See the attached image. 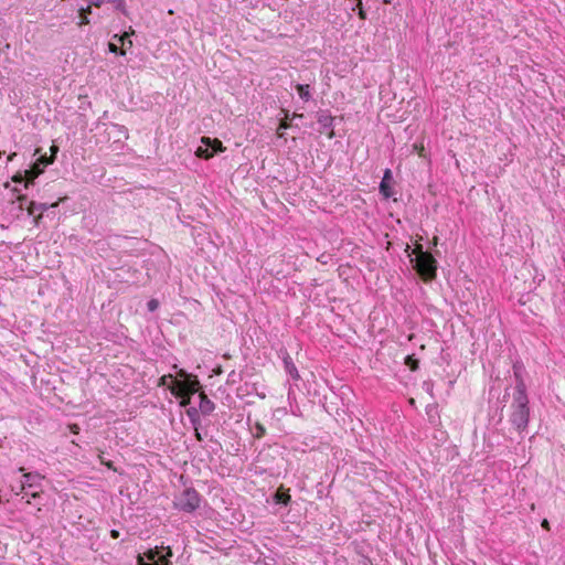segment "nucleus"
Instances as JSON below:
<instances>
[{"label": "nucleus", "mask_w": 565, "mask_h": 565, "mask_svg": "<svg viewBox=\"0 0 565 565\" xmlns=\"http://www.w3.org/2000/svg\"><path fill=\"white\" fill-rule=\"evenodd\" d=\"M134 33H135V31L130 28L129 32H125L121 35L115 34L114 39L118 40V42L121 43V49H125V46L131 47L132 46V41L129 38Z\"/></svg>", "instance_id": "nucleus-13"}, {"label": "nucleus", "mask_w": 565, "mask_h": 565, "mask_svg": "<svg viewBox=\"0 0 565 565\" xmlns=\"http://www.w3.org/2000/svg\"><path fill=\"white\" fill-rule=\"evenodd\" d=\"M415 269L423 280L429 281L436 278L437 262L434 256L422 249V245H416L414 248Z\"/></svg>", "instance_id": "nucleus-2"}, {"label": "nucleus", "mask_w": 565, "mask_h": 565, "mask_svg": "<svg viewBox=\"0 0 565 565\" xmlns=\"http://www.w3.org/2000/svg\"><path fill=\"white\" fill-rule=\"evenodd\" d=\"M199 397H200L199 408H200L201 413L204 415H210L215 408L214 403L206 396V394L204 392H200Z\"/></svg>", "instance_id": "nucleus-10"}, {"label": "nucleus", "mask_w": 565, "mask_h": 565, "mask_svg": "<svg viewBox=\"0 0 565 565\" xmlns=\"http://www.w3.org/2000/svg\"><path fill=\"white\" fill-rule=\"evenodd\" d=\"M108 49H109V51H110L111 53H116V54L118 53V54H120V55H122V56H124V55H126V49H119L115 43H111V42H110V43L108 44Z\"/></svg>", "instance_id": "nucleus-18"}, {"label": "nucleus", "mask_w": 565, "mask_h": 565, "mask_svg": "<svg viewBox=\"0 0 565 565\" xmlns=\"http://www.w3.org/2000/svg\"><path fill=\"white\" fill-rule=\"evenodd\" d=\"M356 9H358V15L361 20L366 19V12L364 11L362 7V0H356Z\"/></svg>", "instance_id": "nucleus-19"}, {"label": "nucleus", "mask_w": 565, "mask_h": 565, "mask_svg": "<svg viewBox=\"0 0 565 565\" xmlns=\"http://www.w3.org/2000/svg\"><path fill=\"white\" fill-rule=\"evenodd\" d=\"M89 13H92V4H90V6H88V7H86V8H82V9L79 10V15H84V14H85V15H87V14H89Z\"/></svg>", "instance_id": "nucleus-32"}, {"label": "nucleus", "mask_w": 565, "mask_h": 565, "mask_svg": "<svg viewBox=\"0 0 565 565\" xmlns=\"http://www.w3.org/2000/svg\"><path fill=\"white\" fill-rule=\"evenodd\" d=\"M437 243H438V237H437V236H434V238H433V245H434V246H436V245H437Z\"/></svg>", "instance_id": "nucleus-44"}, {"label": "nucleus", "mask_w": 565, "mask_h": 565, "mask_svg": "<svg viewBox=\"0 0 565 565\" xmlns=\"http://www.w3.org/2000/svg\"><path fill=\"white\" fill-rule=\"evenodd\" d=\"M413 149L418 153L419 157H426L425 147L423 143H414Z\"/></svg>", "instance_id": "nucleus-22"}, {"label": "nucleus", "mask_w": 565, "mask_h": 565, "mask_svg": "<svg viewBox=\"0 0 565 565\" xmlns=\"http://www.w3.org/2000/svg\"><path fill=\"white\" fill-rule=\"evenodd\" d=\"M81 20H79V23L78 25L82 26V25H86L89 23V19L87 18V15H79Z\"/></svg>", "instance_id": "nucleus-33"}, {"label": "nucleus", "mask_w": 565, "mask_h": 565, "mask_svg": "<svg viewBox=\"0 0 565 565\" xmlns=\"http://www.w3.org/2000/svg\"><path fill=\"white\" fill-rule=\"evenodd\" d=\"M275 500L278 503H282V504L287 505L290 502L291 497L288 492L277 491L275 494Z\"/></svg>", "instance_id": "nucleus-15"}, {"label": "nucleus", "mask_w": 565, "mask_h": 565, "mask_svg": "<svg viewBox=\"0 0 565 565\" xmlns=\"http://www.w3.org/2000/svg\"><path fill=\"white\" fill-rule=\"evenodd\" d=\"M162 550L166 551L164 554H161L159 548L158 547H154V548H150L148 550L146 553H145V556L150 561L149 564H153V563H158V564H171L169 558L172 556V551L171 548L168 546V547H161ZM146 564H148L147 562H145Z\"/></svg>", "instance_id": "nucleus-7"}, {"label": "nucleus", "mask_w": 565, "mask_h": 565, "mask_svg": "<svg viewBox=\"0 0 565 565\" xmlns=\"http://www.w3.org/2000/svg\"><path fill=\"white\" fill-rule=\"evenodd\" d=\"M2 156V152L0 151V157Z\"/></svg>", "instance_id": "nucleus-49"}, {"label": "nucleus", "mask_w": 565, "mask_h": 565, "mask_svg": "<svg viewBox=\"0 0 565 565\" xmlns=\"http://www.w3.org/2000/svg\"><path fill=\"white\" fill-rule=\"evenodd\" d=\"M110 536H111L113 539H118V537H119V531H117V530H111V531H110Z\"/></svg>", "instance_id": "nucleus-38"}, {"label": "nucleus", "mask_w": 565, "mask_h": 565, "mask_svg": "<svg viewBox=\"0 0 565 565\" xmlns=\"http://www.w3.org/2000/svg\"><path fill=\"white\" fill-rule=\"evenodd\" d=\"M213 372L217 375H220L222 373V369L221 366H217L216 369L213 370Z\"/></svg>", "instance_id": "nucleus-42"}, {"label": "nucleus", "mask_w": 565, "mask_h": 565, "mask_svg": "<svg viewBox=\"0 0 565 565\" xmlns=\"http://www.w3.org/2000/svg\"><path fill=\"white\" fill-rule=\"evenodd\" d=\"M57 151H58V148H57L56 146H54V145H53V146L51 147V152H52V154H51V157H50V158H52V159L54 160L55 154L57 153Z\"/></svg>", "instance_id": "nucleus-36"}, {"label": "nucleus", "mask_w": 565, "mask_h": 565, "mask_svg": "<svg viewBox=\"0 0 565 565\" xmlns=\"http://www.w3.org/2000/svg\"><path fill=\"white\" fill-rule=\"evenodd\" d=\"M106 0H93L92 6L99 8Z\"/></svg>", "instance_id": "nucleus-37"}, {"label": "nucleus", "mask_w": 565, "mask_h": 565, "mask_svg": "<svg viewBox=\"0 0 565 565\" xmlns=\"http://www.w3.org/2000/svg\"><path fill=\"white\" fill-rule=\"evenodd\" d=\"M174 505L185 512H192L200 505V495L192 489H185L174 501Z\"/></svg>", "instance_id": "nucleus-5"}, {"label": "nucleus", "mask_w": 565, "mask_h": 565, "mask_svg": "<svg viewBox=\"0 0 565 565\" xmlns=\"http://www.w3.org/2000/svg\"><path fill=\"white\" fill-rule=\"evenodd\" d=\"M57 205H58V202H55V203L51 204L50 206H51V207H55V206H57Z\"/></svg>", "instance_id": "nucleus-46"}, {"label": "nucleus", "mask_w": 565, "mask_h": 565, "mask_svg": "<svg viewBox=\"0 0 565 565\" xmlns=\"http://www.w3.org/2000/svg\"><path fill=\"white\" fill-rule=\"evenodd\" d=\"M266 435V428L263 424L256 423L254 426V436L256 438H263Z\"/></svg>", "instance_id": "nucleus-17"}, {"label": "nucleus", "mask_w": 565, "mask_h": 565, "mask_svg": "<svg viewBox=\"0 0 565 565\" xmlns=\"http://www.w3.org/2000/svg\"><path fill=\"white\" fill-rule=\"evenodd\" d=\"M70 429L75 435H77L79 433V426L77 424L70 425Z\"/></svg>", "instance_id": "nucleus-35"}, {"label": "nucleus", "mask_w": 565, "mask_h": 565, "mask_svg": "<svg viewBox=\"0 0 565 565\" xmlns=\"http://www.w3.org/2000/svg\"><path fill=\"white\" fill-rule=\"evenodd\" d=\"M43 172V168L39 167V163H33V166L25 170V183L24 188H28L33 183L34 179L38 178Z\"/></svg>", "instance_id": "nucleus-11"}, {"label": "nucleus", "mask_w": 565, "mask_h": 565, "mask_svg": "<svg viewBox=\"0 0 565 565\" xmlns=\"http://www.w3.org/2000/svg\"><path fill=\"white\" fill-rule=\"evenodd\" d=\"M11 180L14 183H21L23 181L25 182V173L22 174L21 172H17Z\"/></svg>", "instance_id": "nucleus-24"}, {"label": "nucleus", "mask_w": 565, "mask_h": 565, "mask_svg": "<svg viewBox=\"0 0 565 565\" xmlns=\"http://www.w3.org/2000/svg\"><path fill=\"white\" fill-rule=\"evenodd\" d=\"M303 115L302 114H298V113H294L291 116H290V119H294V118H302Z\"/></svg>", "instance_id": "nucleus-40"}, {"label": "nucleus", "mask_w": 565, "mask_h": 565, "mask_svg": "<svg viewBox=\"0 0 565 565\" xmlns=\"http://www.w3.org/2000/svg\"><path fill=\"white\" fill-rule=\"evenodd\" d=\"M137 563H138V565H171V564H168V563H166V564H158V563L146 564L145 559H143V557L141 555H138Z\"/></svg>", "instance_id": "nucleus-30"}, {"label": "nucleus", "mask_w": 565, "mask_h": 565, "mask_svg": "<svg viewBox=\"0 0 565 565\" xmlns=\"http://www.w3.org/2000/svg\"><path fill=\"white\" fill-rule=\"evenodd\" d=\"M195 436H196V438H198L199 440H201V439H202L201 434L198 431V429H195Z\"/></svg>", "instance_id": "nucleus-45"}, {"label": "nucleus", "mask_w": 565, "mask_h": 565, "mask_svg": "<svg viewBox=\"0 0 565 565\" xmlns=\"http://www.w3.org/2000/svg\"><path fill=\"white\" fill-rule=\"evenodd\" d=\"M409 403H411V405H414V404H415V399H414V398H411V399H409Z\"/></svg>", "instance_id": "nucleus-48"}, {"label": "nucleus", "mask_w": 565, "mask_h": 565, "mask_svg": "<svg viewBox=\"0 0 565 565\" xmlns=\"http://www.w3.org/2000/svg\"><path fill=\"white\" fill-rule=\"evenodd\" d=\"M192 395H193V394H186L184 397H179V398L181 399V401H180V405H181L182 407L188 406V405L191 403V396H192Z\"/></svg>", "instance_id": "nucleus-26"}, {"label": "nucleus", "mask_w": 565, "mask_h": 565, "mask_svg": "<svg viewBox=\"0 0 565 565\" xmlns=\"http://www.w3.org/2000/svg\"><path fill=\"white\" fill-rule=\"evenodd\" d=\"M334 117L327 111H320L318 114V124L320 125V132L324 134L329 139H333L335 136L333 128Z\"/></svg>", "instance_id": "nucleus-6"}, {"label": "nucleus", "mask_w": 565, "mask_h": 565, "mask_svg": "<svg viewBox=\"0 0 565 565\" xmlns=\"http://www.w3.org/2000/svg\"><path fill=\"white\" fill-rule=\"evenodd\" d=\"M99 461L102 465L106 466L108 469H110L113 471H117V468L114 466L113 461L105 460L103 456H99Z\"/></svg>", "instance_id": "nucleus-23"}, {"label": "nucleus", "mask_w": 565, "mask_h": 565, "mask_svg": "<svg viewBox=\"0 0 565 565\" xmlns=\"http://www.w3.org/2000/svg\"><path fill=\"white\" fill-rule=\"evenodd\" d=\"M15 156H17V153H15V152H13V153L9 154V156H8V160H9V161H12V160H13V158H14Z\"/></svg>", "instance_id": "nucleus-43"}, {"label": "nucleus", "mask_w": 565, "mask_h": 565, "mask_svg": "<svg viewBox=\"0 0 565 565\" xmlns=\"http://www.w3.org/2000/svg\"><path fill=\"white\" fill-rule=\"evenodd\" d=\"M115 2H116V8L121 10L124 13H126L125 1L124 0H115Z\"/></svg>", "instance_id": "nucleus-31"}, {"label": "nucleus", "mask_w": 565, "mask_h": 565, "mask_svg": "<svg viewBox=\"0 0 565 565\" xmlns=\"http://www.w3.org/2000/svg\"><path fill=\"white\" fill-rule=\"evenodd\" d=\"M36 207H38V206H36V203H35V202H33V201H31V202L29 203L28 207H26V212H28V214H29V215H31V216H32V215H34Z\"/></svg>", "instance_id": "nucleus-28"}, {"label": "nucleus", "mask_w": 565, "mask_h": 565, "mask_svg": "<svg viewBox=\"0 0 565 565\" xmlns=\"http://www.w3.org/2000/svg\"><path fill=\"white\" fill-rule=\"evenodd\" d=\"M53 159L47 158L46 156H41L35 163H39V167H46L47 164L52 163Z\"/></svg>", "instance_id": "nucleus-20"}, {"label": "nucleus", "mask_w": 565, "mask_h": 565, "mask_svg": "<svg viewBox=\"0 0 565 565\" xmlns=\"http://www.w3.org/2000/svg\"><path fill=\"white\" fill-rule=\"evenodd\" d=\"M542 527L546 529V530H550V523L546 519H544L541 523Z\"/></svg>", "instance_id": "nucleus-39"}, {"label": "nucleus", "mask_w": 565, "mask_h": 565, "mask_svg": "<svg viewBox=\"0 0 565 565\" xmlns=\"http://www.w3.org/2000/svg\"><path fill=\"white\" fill-rule=\"evenodd\" d=\"M286 365H287V369L289 370V373L294 376V377H298V373H297V370L295 367L294 364L289 363L288 361H285Z\"/></svg>", "instance_id": "nucleus-29"}, {"label": "nucleus", "mask_w": 565, "mask_h": 565, "mask_svg": "<svg viewBox=\"0 0 565 565\" xmlns=\"http://www.w3.org/2000/svg\"><path fill=\"white\" fill-rule=\"evenodd\" d=\"M529 399L525 392V386L521 382L516 385L515 392L513 395V403L511 405L512 413L510 416V420L512 425L518 430H523L527 426L530 409H529Z\"/></svg>", "instance_id": "nucleus-1"}, {"label": "nucleus", "mask_w": 565, "mask_h": 565, "mask_svg": "<svg viewBox=\"0 0 565 565\" xmlns=\"http://www.w3.org/2000/svg\"><path fill=\"white\" fill-rule=\"evenodd\" d=\"M17 200H18V202L20 203V206H19V207L22 210V209H23V202L26 200V196H25V195H23V194H18V195H17Z\"/></svg>", "instance_id": "nucleus-34"}, {"label": "nucleus", "mask_w": 565, "mask_h": 565, "mask_svg": "<svg viewBox=\"0 0 565 565\" xmlns=\"http://www.w3.org/2000/svg\"><path fill=\"white\" fill-rule=\"evenodd\" d=\"M47 209H49V205H47V204H40V210H41V212H40V214H39V215H36V216L34 217V223H35V224H38V223H39L40 218L42 217L43 212H44V211H46Z\"/></svg>", "instance_id": "nucleus-27"}, {"label": "nucleus", "mask_w": 565, "mask_h": 565, "mask_svg": "<svg viewBox=\"0 0 565 565\" xmlns=\"http://www.w3.org/2000/svg\"><path fill=\"white\" fill-rule=\"evenodd\" d=\"M180 379L172 381L169 385L170 392L175 397H184L186 394H194L200 391L201 384L195 375L188 374L184 370L178 372Z\"/></svg>", "instance_id": "nucleus-3"}, {"label": "nucleus", "mask_w": 565, "mask_h": 565, "mask_svg": "<svg viewBox=\"0 0 565 565\" xmlns=\"http://www.w3.org/2000/svg\"><path fill=\"white\" fill-rule=\"evenodd\" d=\"M12 192H13V193H18V192H19V190H18L17 188H12Z\"/></svg>", "instance_id": "nucleus-47"}, {"label": "nucleus", "mask_w": 565, "mask_h": 565, "mask_svg": "<svg viewBox=\"0 0 565 565\" xmlns=\"http://www.w3.org/2000/svg\"><path fill=\"white\" fill-rule=\"evenodd\" d=\"M391 181H392V171L390 169H386L384 172L383 179L380 183V192L385 199H388L393 195Z\"/></svg>", "instance_id": "nucleus-8"}, {"label": "nucleus", "mask_w": 565, "mask_h": 565, "mask_svg": "<svg viewBox=\"0 0 565 565\" xmlns=\"http://www.w3.org/2000/svg\"><path fill=\"white\" fill-rule=\"evenodd\" d=\"M296 90L301 99H303L306 102L310 99L311 94H310V86L308 84L296 85Z\"/></svg>", "instance_id": "nucleus-14"}, {"label": "nucleus", "mask_w": 565, "mask_h": 565, "mask_svg": "<svg viewBox=\"0 0 565 565\" xmlns=\"http://www.w3.org/2000/svg\"><path fill=\"white\" fill-rule=\"evenodd\" d=\"M226 148L223 146V142L217 138L202 137L201 146L195 150V156L201 159L209 160L213 158L218 152H224Z\"/></svg>", "instance_id": "nucleus-4"}, {"label": "nucleus", "mask_w": 565, "mask_h": 565, "mask_svg": "<svg viewBox=\"0 0 565 565\" xmlns=\"http://www.w3.org/2000/svg\"><path fill=\"white\" fill-rule=\"evenodd\" d=\"M40 495H41V493H40L39 491H35V492H32V493H31V497H32L33 499L40 498Z\"/></svg>", "instance_id": "nucleus-41"}, {"label": "nucleus", "mask_w": 565, "mask_h": 565, "mask_svg": "<svg viewBox=\"0 0 565 565\" xmlns=\"http://www.w3.org/2000/svg\"><path fill=\"white\" fill-rule=\"evenodd\" d=\"M281 111L284 113V118L280 120L277 131H276V135L278 138H284V136H285L284 130L292 127V125L290 122L291 119H290L289 111L286 109H281Z\"/></svg>", "instance_id": "nucleus-12"}, {"label": "nucleus", "mask_w": 565, "mask_h": 565, "mask_svg": "<svg viewBox=\"0 0 565 565\" xmlns=\"http://www.w3.org/2000/svg\"><path fill=\"white\" fill-rule=\"evenodd\" d=\"M149 311H154L159 307V301L157 299H151L147 303Z\"/></svg>", "instance_id": "nucleus-25"}, {"label": "nucleus", "mask_w": 565, "mask_h": 565, "mask_svg": "<svg viewBox=\"0 0 565 565\" xmlns=\"http://www.w3.org/2000/svg\"><path fill=\"white\" fill-rule=\"evenodd\" d=\"M19 471L23 473L24 481L22 482L21 489L33 488L39 486L36 480H41L44 477L40 473L25 472L23 467L19 468Z\"/></svg>", "instance_id": "nucleus-9"}, {"label": "nucleus", "mask_w": 565, "mask_h": 565, "mask_svg": "<svg viewBox=\"0 0 565 565\" xmlns=\"http://www.w3.org/2000/svg\"><path fill=\"white\" fill-rule=\"evenodd\" d=\"M418 360L414 359L413 355H407L405 359V364L409 367L411 371H416L418 369Z\"/></svg>", "instance_id": "nucleus-16"}, {"label": "nucleus", "mask_w": 565, "mask_h": 565, "mask_svg": "<svg viewBox=\"0 0 565 565\" xmlns=\"http://www.w3.org/2000/svg\"><path fill=\"white\" fill-rule=\"evenodd\" d=\"M174 380V376L172 374H166V375H162L160 379H159V383L158 385L159 386H164L168 384V381H173Z\"/></svg>", "instance_id": "nucleus-21"}]
</instances>
